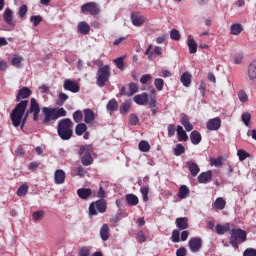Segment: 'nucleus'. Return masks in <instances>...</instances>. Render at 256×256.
<instances>
[{"label": "nucleus", "mask_w": 256, "mask_h": 256, "mask_svg": "<svg viewBox=\"0 0 256 256\" xmlns=\"http://www.w3.org/2000/svg\"><path fill=\"white\" fill-rule=\"evenodd\" d=\"M187 255V250L185 247H181L176 251V256H186Z\"/></svg>", "instance_id": "774afa93"}, {"label": "nucleus", "mask_w": 256, "mask_h": 256, "mask_svg": "<svg viewBox=\"0 0 256 256\" xmlns=\"http://www.w3.org/2000/svg\"><path fill=\"white\" fill-rule=\"evenodd\" d=\"M247 241V232L241 228L232 229L230 237V245L237 249L240 243Z\"/></svg>", "instance_id": "20e7f679"}, {"label": "nucleus", "mask_w": 256, "mask_h": 256, "mask_svg": "<svg viewBox=\"0 0 256 256\" xmlns=\"http://www.w3.org/2000/svg\"><path fill=\"white\" fill-rule=\"evenodd\" d=\"M210 165L212 167H222L223 166V158H210Z\"/></svg>", "instance_id": "58836bf2"}, {"label": "nucleus", "mask_w": 256, "mask_h": 256, "mask_svg": "<svg viewBox=\"0 0 256 256\" xmlns=\"http://www.w3.org/2000/svg\"><path fill=\"white\" fill-rule=\"evenodd\" d=\"M114 63L116 65V67H118L121 71H123V69H125V64L123 62V57L116 58L114 60Z\"/></svg>", "instance_id": "13d9d810"}, {"label": "nucleus", "mask_w": 256, "mask_h": 256, "mask_svg": "<svg viewBox=\"0 0 256 256\" xmlns=\"http://www.w3.org/2000/svg\"><path fill=\"white\" fill-rule=\"evenodd\" d=\"M42 113L44 114V124L49 125L51 121H57V119L61 117H67V111L64 108H47L44 107L42 109Z\"/></svg>", "instance_id": "f03ea898"}, {"label": "nucleus", "mask_w": 256, "mask_h": 256, "mask_svg": "<svg viewBox=\"0 0 256 256\" xmlns=\"http://www.w3.org/2000/svg\"><path fill=\"white\" fill-rule=\"evenodd\" d=\"M131 21L134 27H141V25L145 23V16H142L140 14H132Z\"/></svg>", "instance_id": "6ab92c4d"}, {"label": "nucleus", "mask_w": 256, "mask_h": 256, "mask_svg": "<svg viewBox=\"0 0 256 256\" xmlns=\"http://www.w3.org/2000/svg\"><path fill=\"white\" fill-rule=\"evenodd\" d=\"M109 77H111V67L109 65L100 67L97 71L96 85L105 87V83L109 81Z\"/></svg>", "instance_id": "423d86ee"}, {"label": "nucleus", "mask_w": 256, "mask_h": 256, "mask_svg": "<svg viewBox=\"0 0 256 256\" xmlns=\"http://www.w3.org/2000/svg\"><path fill=\"white\" fill-rule=\"evenodd\" d=\"M65 171H63L62 169H58L55 171L54 173V183L55 185H63V183H65Z\"/></svg>", "instance_id": "2eb2a0df"}, {"label": "nucleus", "mask_w": 256, "mask_h": 256, "mask_svg": "<svg viewBox=\"0 0 256 256\" xmlns=\"http://www.w3.org/2000/svg\"><path fill=\"white\" fill-rule=\"evenodd\" d=\"M28 169H29V171H35V170L39 169V162H37V161L31 162L28 165Z\"/></svg>", "instance_id": "338daca9"}, {"label": "nucleus", "mask_w": 256, "mask_h": 256, "mask_svg": "<svg viewBox=\"0 0 256 256\" xmlns=\"http://www.w3.org/2000/svg\"><path fill=\"white\" fill-rule=\"evenodd\" d=\"M73 120L75 121V123H81V121L83 120V112H81V110H77L73 113Z\"/></svg>", "instance_id": "864d4df0"}, {"label": "nucleus", "mask_w": 256, "mask_h": 256, "mask_svg": "<svg viewBox=\"0 0 256 256\" xmlns=\"http://www.w3.org/2000/svg\"><path fill=\"white\" fill-rule=\"evenodd\" d=\"M189 249L192 253H199L203 247V240L201 238H192L188 242Z\"/></svg>", "instance_id": "9b49d317"}, {"label": "nucleus", "mask_w": 256, "mask_h": 256, "mask_svg": "<svg viewBox=\"0 0 256 256\" xmlns=\"http://www.w3.org/2000/svg\"><path fill=\"white\" fill-rule=\"evenodd\" d=\"M23 61V57L19 56V55H14L12 58V65L14 67H17V69H19V67H21V62Z\"/></svg>", "instance_id": "37998d69"}, {"label": "nucleus", "mask_w": 256, "mask_h": 256, "mask_svg": "<svg viewBox=\"0 0 256 256\" xmlns=\"http://www.w3.org/2000/svg\"><path fill=\"white\" fill-rule=\"evenodd\" d=\"M129 109H131V102L126 101L122 104V108L120 109V113L122 115H125V114L129 113Z\"/></svg>", "instance_id": "603ef678"}, {"label": "nucleus", "mask_w": 256, "mask_h": 256, "mask_svg": "<svg viewBox=\"0 0 256 256\" xmlns=\"http://www.w3.org/2000/svg\"><path fill=\"white\" fill-rule=\"evenodd\" d=\"M189 193V187H187V185H182L179 188L178 197L179 199H187V197H189Z\"/></svg>", "instance_id": "7c9ffc66"}, {"label": "nucleus", "mask_w": 256, "mask_h": 256, "mask_svg": "<svg viewBox=\"0 0 256 256\" xmlns=\"http://www.w3.org/2000/svg\"><path fill=\"white\" fill-rule=\"evenodd\" d=\"M164 85H165V81L162 78H156L154 80V86L157 89V91H163Z\"/></svg>", "instance_id": "a19ab883"}, {"label": "nucleus", "mask_w": 256, "mask_h": 256, "mask_svg": "<svg viewBox=\"0 0 256 256\" xmlns=\"http://www.w3.org/2000/svg\"><path fill=\"white\" fill-rule=\"evenodd\" d=\"M178 141H187L189 139V136L187 135V132L183 129V126H177L176 129Z\"/></svg>", "instance_id": "bb28decb"}, {"label": "nucleus", "mask_w": 256, "mask_h": 256, "mask_svg": "<svg viewBox=\"0 0 256 256\" xmlns=\"http://www.w3.org/2000/svg\"><path fill=\"white\" fill-rule=\"evenodd\" d=\"M63 89L65 91H70L71 93H79V84L73 80H65L63 84Z\"/></svg>", "instance_id": "f8f14e48"}, {"label": "nucleus", "mask_w": 256, "mask_h": 256, "mask_svg": "<svg viewBox=\"0 0 256 256\" xmlns=\"http://www.w3.org/2000/svg\"><path fill=\"white\" fill-rule=\"evenodd\" d=\"M27 105H29V101L22 100L13 109L11 113V121L14 127H19V125H21V119H23V115H25Z\"/></svg>", "instance_id": "7ed1b4c3"}, {"label": "nucleus", "mask_w": 256, "mask_h": 256, "mask_svg": "<svg viewBox=\"0 0 256 256\" xmlns=\"http://www.w3.org/2000/svg\"><path fill=\"white\" fill-rule=\"evenodd\" d=\"M67 99H69V96L67 94L61 92L58 95V100H57L56 104L61 106V105H63V103H65L67 101Z\"/></svg>", "instance_id": "8fccbe9b"}, {"label": "nucleus", "mask_w": 256, "mask_h": 256, "mask_svg": "<svg viewBox=\"0 0 256 256\" xmlns=\"http://www.w3.org/2000/svg\"><path fill=\"white\" fill-rule=\"evenodd\" d=\"M206 127L208 131H219L221 129V118L216 117L208 120Z\"/></svg>", "instance_id": "ddd939ff"}, {"label": "nucleus", "mask_w": 256, "mask_h": 256, "mask_svg": "<svg viewBox=\"0 0 256 256\" xmlns=\"http://www.w3.org/2000/svg\"><path fill=\"white\" fill-rule=\"evenodd\" d=\"M27 191H29V186L25 184L21 185L17 190L18 197H24V195H27Z\"/></svg>", "instance_id": "49530a36"}, {"label": "nucleus", "mask_w": 256, "mask_h": 256, "mask_svg": "<svg viewBox=\"0 0 256 256\" xmlns=\"http://www.w3.org/2000/svg\"><path fill=\"white\" fill-rule=\"evenodd\" d=\"M137 240L139 241V243H145V241H147V235H145L143 231H139L137 233Z\"/></svg>", "instance_id": "680f3d73"}, {"label": "nucleus", "mask_w": 256, "mask_h": 256, "mask_svg": "<svg viewBox=\"0 0 256 256\" xmlns=\"http://www.w3.org/2000/svg\"><path fill=\"white\" fill-rule=\"evenodd\" d=\"M187 45H188L189 53L191 55L197 53V42H195V39L193 38V36L188 35Z\"/></svg>", "instance_id": "412c9836"}, {"label": "nucleus", "mask_w": 256, "mask_h": 256, "mask_svg": "<svg viewBox=\"0 0 256 256\" xmlns=\"http://www.w3.org/2000/svg\"><path fill=\"white\" fill-rule=\"evenodd\" d=\"M151 79H153V76H151V74L143 75L140 78V83H142V85H147V83H149V81H151Z\"/></svg>", "instance_id": "052dcab7"}, {"label": "nucleus", "mask_w": 256, "mask_h": 256, "mask_svg": "<svg viewBox=\"0 0 256 256\" xmlns=\"http://www.w3.org/2000/svg\"><path fill=\"white\" fill-rule=\"evenodd\" d=\"M18 15L21 19H23V17H25V15H27V7L25 5H22L20 8H19V12H18Z\"/></svg>", "instance_id": "69168bd1"}, {"label": "nucleus", "mask_w": 256, "mask_h": 256, "mask_svg": "<svg viewBox=\"0 0 256 256\" xmlns=\"http://www.w3.org/2000/svg\"><path fill=\"white\" fill-rule=\"evenodd\" d=\"M31 23H33V25L35 27H37V25H39V23H41V21H43V17L41 15H36V16H32L30 18Z\"/></svg>", "instance_id": "6e6d98bb"}, {"label": "nucleus", "mask_w": 256, "mask_h": 256, "mask_svg": "<svg viewBox=\"0 0 256 256\" xmlns=\"http://www.w3.org/2000/svg\"><path fill=\"white\" fill-rule=\"evenodd\" d=\"M34 221H41L45 217V211L39 210L32 213Z\"/></svg>", "instance_id": "a18cd8bd"}, {"label": "nucleus", "mask_w": 256, "mask_h": 256, "mask_svg": "<svg viewBox=\"0 0 256 256\" xmlns=\"http://www.w3.org/2000/svg\"><path fill=\"white\" fill-rule=\"evenodd\" d=\"M140 193L142 195L144 203L149 201V187L144 186L140 188Z\"/></svg>", "instance_id": "4c0bfd02"}, {"label": "nucleus", "mask_w": 256, "mask_h": 256, "mask_svg": "<svg viewBox=\"0 0 256 256\" xmlns=\"http://www.w3.org/2000/svg\"><path fill=\"white\" fill-rule=\"evenodd\" d=\"M238 98L241 103H247L249 101V96L245 90H240L238 92Z\"/></svg>", "instance_id": "79ce46f5"}, {"label": "nucleus", "mask_w": 256, "mask_h": 256, "mask_svg": "<svg viewBox=\"0 0 256 256\" xmlns=\"http://www.w3.org/2000/svg\"><path fill=\"white\" fill-rule=\"evenodd\" d=\"M79 256H89L91 255V249L89 247L85 246L79 249L78 251Z\"/></svg>", "instance_id": "5fc2aeb1"}, {"label": "nucleus", "mask_w": 256, "mask_h": 256, "mask_svg": "<svg viewBox=\"0 0 256 256\" xmlns=\"http://www.w3.org/2000/svg\"><path fill=\"white\" fill-rule=\"evenodd\" d=\"M237 155L239 157V161H245V159H248V157H251V154H249V152H246L243 149L238 150Z\"/></svg>", "instance_id": "c03bdc74"}, {"label": "nucleus", "mask_w": 256, "mask_h": 256, "mask_svg": "<svg viewBox=\"0 0 256 256\" xmlns=\"http://www.w3.org/2000/svg\"><path fill=\"white\" fill-rule=\"evenodd\" d=\"M97 211L98 213H105L107 211V203L105 202V200L100 199L90 204L89 214L97 215Z\"/></svg>", "instance_id": "6e6552de"}, {"label": "nucleus", "mask_w": 256, "mask_h": 256, "mask_svg": "<svg viewBox=\"0 0 256 256\" xmlns=\"http://www.w3.org/2000/svg\"><path fill=\"white\" fill-rule=\"evenodd\" d=\"M175 223H176V227L181 231H184V229L189 228V222L186 217L177 218Z\"/></svg>", "instance_id": "4be33fe9"}, {"label": "nucleus", "mask_w": 256, "mask_h": 256, "mask_svg": "<svg viewBox=\"0 0 256 256\" xmlns=\"http://www.w3.org/2000/svg\"><path fill=\"white\" fill-rule=\"evenodd\" d=\"M91 153H93V146L91 145H84L81 146L79 150L80 160L82 165L84 167H89L93 163V156H91Z\"/></svg>", "instance_id": "39448f33"}, {"label": "nucleus", "mask_w": 256, "mask_h": 256, "mask_svg": "<svg viewBox=\"0 0 256 256\" xmlns=\"http://www.w3.org/2000/svg\"><path fill=\"white\" fill-rule=\"evenodd\" d=\"M243 256H256L255 248H248L244 251Z\"/></svg>", "instance_id": "0e129e2a"}, {"label": "nucleus", "mask_w": 256, "mask_h": 256, "mask_svg": "<svg viewBox=\"0 0 256 256\" xmlns=\"http://www.w3.org/2000/svg\"><path fill=\"white\" fill-rule=\"evenodd\" d=\"M57 133L62 141H69L73 137V122L69 118L58 121Z\"/></svg>", "instance_id": "f257e3e1"}, {"label": "nucleus", "mask_w": 256, "mask_h": 256, "mask_svg": "<svg viewBox=\"0 0 256 256\" xmlns=\"http://www.w3.org/2000/svg\"><path fill=\"white\" fill-rule=\"evenodd\" d=\"M226 205H227V201H225V199H223L222 197H219L215 200L213 207H214V209L223 211V209H225Z\"/></svg>", "instance_id": "c756f323"}, {"label": "nucleus", "mask_w": 256, "mask_h": 256, "mask_svg": "<svg viewBox=\"0 0 256 256\" xmlns=\"http://www.w3.org/2000/svg\"><path fill=\"white\" fill-rule=\"evenodd\" d=\"M119 107V104L117 103V100L115 99H111L109 100V102L107 103L106 109L108 111V113H113L114 111H117V108Z\"/></svg>", "instance_id": "72a5a7b5"}, {"label": "nucleus", "mask_w": 256, "mask_h": 256, "mask_svg": "<svg viewBox=\"0 0 256 256\" xmlns=\"http://www.w3.org/2000/svg\"><path fill=\"white\" fill-rule=\"evenodd\" d=\"M85 132H87V125L85 123H80L76 125V128H75L76 135L81 137V135H83V133Z\"/></svg>", "instance_id": "e433bc0d"}, {"label": "nucleus", "mask_w": 256, "mask_h": 256, "mask_svg": "<svg viewBox=\"0 0 256 256\" xmlns=\"http://www.w3.org/2000/svg\"><path fill=\"white\" fill-rule=\"evenodd\" d=\"M3 19L10 27H15L17 25V20L15 19V14L11 8H6L3 13Z\"/></svg>", "instance_id": "9d476101"}, {"label": "nucleus", "mask_w": 256, "mask_h": 256, "mask_svg": "<svg viewBox=\"0 0 256 256\" xmlns=\"http://www.w3.org/2000/svg\"><path fill=\"white\" fill-rule=\"evenodd\" d=\"M95 121V112L91 109H84V123L89 125V123H93Z\"/></svg>", "instance_id": "aec40b11"}, {"label": "nucleus", "mask_w": 256, "mask_h": 256, "mask_svg": "<svg viewBox=\"0 0 256 256\" xmlns=\"http://www.w3.org/2000/svg\"><path fill=\"white\" fill-rule=\"evenodd\" d=\"M231 35H241L243 33V25L240 23H235L230 26Z\"/></svg>", "instance_id": "cd10ccee"}, {"label": "nucleus", "mask_w": 256, "mask_h": 256, "mask_svg": "<svg viewBox=\"0 0 256 256\" xmlns=\"http://www.w3.org/2000/svg\"><path fill=\"white\" fill-rule=\"evenodd\" d=\"M129 94L128 96L131 97L132 95H135V93H139V86L136 83H130L129 84Z\"/></svg>", "instance_id": "de8ad7c7"}, {"label": "nucleus", "mask_w": 256, "mask_h": 256, "mask_svg": "<svg viewBox=\"0 0 256 256\" xmlns=\"http://www.w3.org/2000/svg\"><path fill=\"white\" fill-rule=\"evenodd\" d=\"M201 133H199V131L194 130L190 133V141L192 143V145H199V143H201Z\"/></svg>", "instance_id": "393cba45"}, {"label": "nucleus", "mask_w": 256, "mask_h": 256, "mask_svg": "<svg viewBox=\"0 0 256 256\" xmlns=\"http://www.w3.org/2000/svg\"><path fill=\"white\" fill-rule=\"evenodd\" d=\"M33 114V120L39 121V113H41V106H39V102H37V99L31 98L30 100V107L26 111L25 117L22 121V127L25 125V121H27V117H29V114Z\"/></svg>", "instance_id": "0eeeda50"}, {"label": "nucleus", "mask_w": 256, "mask_h": 256, "mask_svg": "<svg viewBox=\"0 0 256 256\" xmlns=\"http://www.w3.org/2000/svg\"><path fill=\"white\" fill-rule=\"evenodd\" d=\"M211 179H213V171L208 170L199 174L198 183L207 185V183H210Z\"/></svg>", "instance_id": "4468645a"}, {"label": "nucleus", "mask_w": 256, "mask_h": 256, "mask_svg": "<svg viewBox=\"0 0 256 256\" xmlns=\"http://www.w3.org/2000/svg\"><path fill=\"white\" fill-rule=\"evenodd\" d=\"M173 151L174 155H176V157H179V155H183V153H185V146H183V144H177Z\"/></svg>", "instance_id": "ea45409f"}, {"label": "nucleus", "mask_w": 256, "mask_h": 256, "mask_svg": "<svg viewBox=\"0 0 256 256\" xmlns=\"http://www.w3.org/2000/svg\"><path fill=\"white\" fill-rule=\"evenodd\" d=\"M170 38L172 41H179V39H181V33H179V30L177 29H172L170 32Z\"/></svg>", "instance_id": "3c124183"}, {"label": "nucleus", "mask_w": 256, "mask_h": 256, "mask_svg": "<svg viewBox=\"0 0 256 256\" xmlns=\"http://www.w3.org/2000/svg\"><path fill=\"white\" fill-rule=\"evenodd\" d=\"M167 131H168V137H174L175 132L177 131V129L175 128V124H169L167 127Z\"/></svg>", "instance_id": "bf43d9fd"}, {"label": "nucleus", "mask_w": 256, "mask_h": 256, "mask_svg": "<svg viewBox=\"0 0 256 256\" xmlns=\"http://www.w3.org/2000/svg\"><path fill=\"white\" fill-rule=\"evenodd\" d=\"M138 149L142 153H149V151L151 150V145H149V142L142 140L138 144Z\"/></svg>", "instance_id": "f704fd0d"}, {"label": "nucleus", "mask_w": 256, "mask_h": 256, "mask_svg": "<svg viewBox=\"0 0 256 256\" xmlns=\"http://www.w3.org/2000/svg\"><path fill=\"white\" fill-rule=\"evenodd\" d=\"M129 123L130 125H137V123H139V117H137L135 114H131L129 116Z\"/></svg>", "instance_id": "e2e57ef3"}, {"label": "nucleus", "mask_w": 256, "mask_h": 256, "mask_svg": "<svg viewBox=\"0 0 256 256\" xmlns=\"http://www.w3.org/2000/svg\"><path fill=\"white\" fill-rule=\"evenodd\" d=\"M179 235H181V232H179V230L175 229L172 231V236H171L172 243H179Z\"/></svg>", "instance_id": "4d7b16f0"}, {"label": "nucleus", "mask_w": 256, "mask_h": 256, "mask_svg": "<svg viewBox=\"0 0 256 256\" xmlns=\"http://www.w3.org/2000/svg\"><path fill=\"white\" fill-rule=\"evenodd\" d=\"M31 93V89L27 87L21 88L16 96V101H21V99H27V97H31Z\"/></svg>", "instance_id": "a211bd4d"}, {"label": "nucleus", "mask_w": 256, "mask_h": 256, "mask_svg": "<svg viewBox=\"0 0 256 256\" xmlns=\"http://www.w3.org/2000/svg\"><path fill=\"white\" fill-rule=\"evenodd\" d=\"M91 189L90 188H80L77 190V195L80 199H89L91 197Z\"/></svg>", "instance_id": "a878e982"}, {"label": "nucleus", "mask_w": 256, "mask_h": 256, "mask_svg": "<svg viewBox=\"0 0 256 256\" xmlns=\"http://www.w3.org/2000/svg\"><path fill=\"white\" fill-rule=\"evenodd\" d=\"M100 237L102 241H107L109 239V225L103 224L100 229Z\"/></svg>", "instance_id": "473e14b6"}, {"label": "nucleus", "mask_w": 256, "mask_h": 256, "mask_svg": "<svg viewBox=\"0 0 256 256\" xmlns=\"http://www.w3.org/2000/svg\"><path fill=\"white\" fill-rule=\"evenodd\" d=\"M136 105H147L149 103V95L145 92L134 96Z\"/></svg>", "instance_id": "dca6fc26"}, {"label": "nucleus", "mask_w": 256, "mask_h": 256, "mask_svg": "<svg viewBox=\"0 0 256 256\" xmlns=\"http://www.w3.org/2000/svg\"><path fill=\"white\" fill-rule=\"evenodd\" d=\"M180 81L184 87H189V85H191V74H189V72H184L180 78Z\"/></svg>", "instance_id": "c9c22d12"}, {"label": "nucleus", "mask_w": 256, "mask_h": 256, "mask_svg": "<svg viewBox=\"0 0 256 256\" xmlns=\"http://www.w3.org/2000/svg\"><path fill=\"white\" fill-rule=\"evenodd\" d=\"M242 122L246 127H249V123H251V113L249 112H244L242 114Z\"/></svg>", "instance_id": "09e8293b"}, {"label": "nucleus", "mask_w": 256, "mask_h": 256, "mask_svg": "<svg viewBox=\"0 0 256 256\" xmlns=\"http://www.w3.org/2000/svg\"><path fill=\"white\" fill-rule=\"evenodd\" d=\"M248 77L251 81L256 79V60L252 61L248 67Z\"/></svg>", "instance_id": "c85d7f7f"}, {"label": "nucleus", "mask_w": 256, "mask_h": 256, "mask_svg": "<svg viewBox=\"0 0 256 256\" xmlns=\"http://www.w3.org/2000/svg\"><path fill=\"white\" fill-rule=\"evenodd\" d=\"M186 167L189 169L192 177H197V175H199V171H201L199 165H197V163H195L193 160H189L186 163Z\"/></svg>", "instance_id": "f3484780"}, {"label": "nucleus", "mask_w": 256, "mask_h": 256, "mask_svg": "<svg viewBox=\"0 0 256 256\" xmlns=\"http://www.w3.org/2000/svg\"><path fill=\"white\" fill-rule=\"evenodd\" d=\"M125 199L130 207H135L136 205H139V198L135 194H127L125 196Z\"/></svg>", "instance_id": "b1692460"}, {"label": "nucleus", "mask_w": 256, "mask_h": 256, "mask_svg": "<svg viewBox=\"0 0 256 256\" xmlns=\"http://www.w3.org/2000/svg\"><path fill=\"white\" fill-rule=\"evenodd\" d=\"M229 229H231V226L229 225V223H226L224 225H221V224L216 225L217 235H225V233H227Z\"/></svg>", "instance_id": "2f4dec72"}, {"label": "nucleus", "mask_w": 256, "mask_h": 256, "mask_svg": "<svg viewBox=\"0 0 256 256\" xmlns=\"http://www.w3.org/2000/svg\"><path fill=\"white\" fill-rule=\"evenodd\" d=\"M77 29L82 35H89V31H91V26H89L87 22L82 21L78 23Z\"/></svg>", "instance_id": "5701e85b"}, {"label": "nucleus", "mask_w": 256, "mask_h": 256, "mask_svg": "<svg viewBox=\"0 0 256 256\" xmlns=\"http://www.w3.org/2000/svg\"><path fill=\"white\" fill-rule=\"evenodd\" d=\"M81 13H89L90 15H99L101 13V8L99 4L95 2H88L81 6Z\"/></svg>", "instance_id": "1a4fd4ad"}]
</instances>
